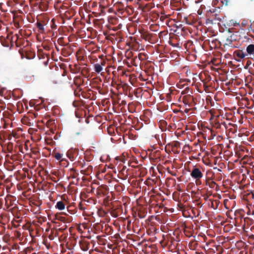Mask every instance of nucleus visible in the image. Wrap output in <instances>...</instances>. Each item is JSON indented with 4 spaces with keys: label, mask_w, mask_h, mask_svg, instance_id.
Returning <instances> with one entry per match:
<instances>
[{
    "label": "nucleus",
    "mask_w": 254,
    "mask_h": 254,
    "mask_svg": "<svg viewBox=\"0 0 254 254\" xmlns=\"http://www.w3.org/2000/svg\"><path fill=\"white\" fill-rule=\"evenodd\" d=\"M20 211L21 210L19 209L18 207L17 206V223H22V225H20V224H17V239H20L21 237V232L20 230H21V227L22 229H27V227L26 226V222L24 221L23 222L22 218H20L19 216V213L20 214Z\"/></svg>",
    "instance_id": "nucleus-3"
},
{
    "label": "nucleus",
    "mask_w": 254,
    "mask_h": 254,
    "mask_svg": "<svg viewBox=\"0 0 254 254\" xmlns=\"http://www.w3.org/2000/svg\"><path fill=\"white\" fill-rule=\"evenodd\" d=\"M22 41V40L21 38L19 39L18 36L17 35V48L19 47L20 46Z\"/></svg>",
    "instance_id": "nucleus-31"
},
{
    "label": "nucleus",
    "mask_w": 254,
    "mask_h": 254,
    "mask_svg": "<svg viewBox=\"0 0 254 254\" xmlns=\"http://www.w3.org/2000/svg\"><path fill=\"white\" fill-rule=\"evenodd\" d=\"M180 98H182L183 103L185 105H188L189 107H191L193 103V97L190 94H187L181 96Z\"/></svg>",
    "instance_id": "nucleus-11"
},
{
    "label": "nucleus",
    "mask_w": 254,
    "mask_h": 254,
    "mask_svg": "<svg viewBox=\"0 0 254 254\" xmlns=\"http://www.w3.org/2000/svg\"><path fill=\"white\" fill-rule=\"evenodd\" d=\"M20 200H17V203H19V204H20L21 206L22 205V204L21 203V202H20Z\"/></svg>",
    "instance_id": "nucleus-48"
},
{
    "label": "nucleus",
    "mask_w": 254,
    "mask_h": 254,
    "mask_svg": "<svg viewBox=\"0 0 254 254\" xmlns=\"http://www.w3.org/2000/svg\"><path fill=\"white\" fill-rule=\"evenodd\" d=\"M19 3V2L18 0H17V4L18 3Z\"/></svg>",
    "instance_id": "nucleus-54"
},
{
    "label": "nucleus",
    "mask_w": 254,
    "mask_h": 254,
    "mask_svg": "<svg viewBox=\"0 0 254 254\" xmlns=\"http://www.w3.org/2000/svg\"><path fill=\"white\" fill-rule=\"evenodd\" d=\"M22 128L20 127H17V129H16V130H17V132L19 131V130H22Z\"/></svg>",
    "instance_id": "nucleus-43"
},
{
    "label": "nucleus",
    "mask_w": 254,
    "mask_h": 254,
    "mask_svg": "<svg viewBox=\"0 0 254 254\" xmlns=\"http://www.w3.org/2000/svg\"><path fill=\"white\" fill-rule=\"evenodd\" d=\"M206 185H208L210 188L213 189L216 186V183L213 181H211L209 183L206 180Z\"/></svg>",
    "instance_id": "nucleus-27"
},
{
    "label": "nucleus",
    "mask_w": 254,
    "mask_h": 254,
    "mask_svg": "<svg viewBox=\"0 0 254 254\" xmlns=\"http://www.w3.org/2000/svg\"><path fill=\"white\" fill-rule=\"evenodd\" d=\"M251 64V62L250 61H248L247 62L246 65L249 66Z\"/></svg>",
    "instance_id": "nucleus-42"
},
{
    "label": "nucleus",
    "mask_w": 254,
    "mask_h": 254,
    "mask_svg": "<svg viewBox=\"0 0 254 254\" xmlns=\"http://www.w3.org/2000/svg\"><path fill=\"white\" fill-rule=\"evenodd\" d=\"M16 187H17V190H22L23 189L22 185L20 184H19V183L17 184Z\"/></svg>",
    "instance_id": "nucleus-33"
},
{
    "label": "nucleus",
    "mask_w": 254,
    "mask_h": 254,
    "mask_svg": "<svg viewBox=\"0 0 254 254\" xmlns=\"http://www.w3.org/2000/svg\"><path fill=\"white\" fill-rule=\"evenodd\" d=\"M186 81L190 82V80H180L179 83L177 84V86L179 88H183L185 87L187 85H186Z\"/></svg>",
    "instance_id": "nucleus-21"
},
{
    "label": "nucleus",
    "mask_w": 254,
    "mask_h": 254,
    "mask_svg": "<svg viewBox=\"0 0 254 254\" xmlns=\"http://www.w3.org/2000/svg\"><path fill=\"white\" fill-rule=\"evenodd\" d=\"M12 146H13V144L11 142H9L8 144V149H10L12 148Z\"/></svg>",
    "instance_id": "nucleus-36"
},
{
    "label": "nucleus",
    "mask_w": 254,
    "mask_h": 254,
    "mask_svg": "<svg viewBox=\"0 0 254 254\" xmlns=\"http://www.w3.org/2000/svg\"><path fill=\"white\" fill-rule=\"evenodd\" d=\"M73 104L74 106H75V102H73Z\"/></svg>",
    "instance_id": "nucleus-55"
},
{
    "label": "nucleus",
    "mask_w": 254,
    "mask_h": 254,
    "mask_svg": "<svg viewBox=\"0 0 254 254\" xmlns=\"http://www.w3.org/2000/svg\"><path fill=\"white\" fill-rule=\"evenodd\" d=\"M190 176L195 180H198L202 178L203 174L199 168L194 167L190 172Z\"/></svg>",
    "instance_id": "nucleus-10"
},
{
    "label": "nucleus",
    "mask_w": 254,
    "mask_h": 254,
    "mask_svg": "<svg viewBox=\"0 0 254 254\" xmlns=\"http://www.w3.org/2000/svg\"><path fill=\"white\" fill-rule=\"evenodd\" d=\"M233 56L235 57L236 60L238 62H240L241 60L247 57L246 54L242 50H240L235 51L233 53Z\"/></svg>",
    "instance_id": "nucleus-14"
},
{
    "label": "nucleus",
    "mask_w": 254,
    "mask_h": 254,
    "mask_svg": "<svg viewBox=\"0 0 254 254\" xmlns=\"http://www.w3.org/2000/svg\"><path fill=\"white\" fill-rule=\"evenodd\" d=\"M7 91L6 90L5 87H1L0 86V95L1 96H5Z\"/></svg>",
    "instance_id": "nucleus-23"
},
{
    "label": "nucleus",
    "mask_w": 254,
    "mask_h": 254,
    "mask_svg": "<svg viewBox=\"0 0 254 254\" xmlns=\"http://www.w3.org/2000/svg\"><path fill=\"white\" fill-rule=\"evenodd\" d=\"M16 138H17V139H18V137L17 136V137H16Z\"/></svg>",
    "instance_id": "nucleus-61"
},
{
    "label": "nucleus",
    "mask_w": 254,
    "mask_h": 254,
    "mask_svg": "<svg viewBox=\"0 0 254 254\" xmlns=\"http://www.w3.org/2000/svg\"><path fill=\"white\" fill-rule=\"evenodd\" d=\"M79 208L81 210H84L85 209V208L82 206L81 203H80L79 204Z\"/></svg>",
    "instance_id": "nucleus-38"
},
{
    "label": "nucleus",
    "mask_w": 254,
    "mask_h": 254,
    "mask_svg": "<svg viewBox=\"0 0 254 254\" xmlns=\"http://www.w3.org/2000/svg\"><path fill=\"white\" fill-rule=\"evenodd\" d=\"M24 109H27L26 103L24 101H18L17 102V112L21 113L24 110Z\"/></svg>",
    "instance_id": "nucleus-16"
},
{
    "label": "nucleus",
    "mask_w": 254,
    "mask_h": 254,
    "mask_svg": "<svg viewBox=\"0 0 254 254\" xmlns=\"http://www.w3.org/2000/svg\"><path fill=\"white\" fill-rule=\"evenodd\" d=\"M223 81L221 83L222 88L224 90H228L230 91H233L234 89L233 88V81L234 80H220Z\"/></svg>",
    "instance_id": "nucleus-12"
},
{
    "label": "nucleus",
    "mask_w": 254,
    "mask_h": 254,
    "mask_svg": "<svg viewBox=\"0 0 254 254\" xmlns=\"http://www.w3.org/2000/svg\"><path fill=\"white\" fill-rule=\"evenodd\" d=\"M13 183H10L9 185L6 187V190L9 193L5 197V205L7 206L8 213V218L10 223L8 224V227L10 229H15L16 228L15 224V214H16V203H15L16 197L14 195V189H12Z\"/></svg>",
    "instance_id": "nucleus-1"
},
{
    "label": "nucleus",
    "mask_w": 254,
    "mask_h": 254,
    "mask_svg": "<svg viewBox=\"0 0 254 254\" xmlns=\"http://www.w3.org/2000/svg\"><path fill=\"white\" fill-rule=\"evenodd\" d=\"M16 159L15 155H12L9 156L7 155L6 162L5 164V168L9 171H12L15 168V159Z\"/></svg>",
    "instance_id": "nucleus-7"
},
{
    "label": "nucleus",
    "mask_w": 254,
    "mask_h": 254,
    "mask_svg": "<svg viewBox=\"0 0 254 254\" xmlns=\"http://www.w3.org/2000/svg\"><path fill=\"white\" fill-rule=\"evenodd\" d=\"M14 138V141H16V132L14 131H12L11 134H9L8 139L11 140L12 139V138Z\"/></svg>",
    "instance_id": "nucleus-26"
},
{
    "label": "nucleus",
    "mask_w": 254,
    "mask_h": 254,
    "mask_svg": "<svg viewBox=\"0 0 254 254\" xmlns=\"http://www.w3.org/2000/svg\"><path fill=\"white\" fill-rule=\"evenodd\" d=\"M92 79L94 80V79H96V78H93Z\"/></svg>",
    "instance_id": "nucleus-59"
},
{
    "label": "nucleus",
    "mask_w": 254,
    "mask_h": 254,
    "mask_svg": "<svg viewBox=\"0 0 254 254\" xmlns=\"http://www.w3.org/2000/svg\"><path fill=\"white\" fill-rule=\"evenodd\" d=\"M13 13V22L15 26H16V11L13 10L11 11Z\"/></svg>",
    "instance_id": "nucleus-29"
},
{
    "label": "nucleus",
    "mask_w": 254,
    "mask_h": 254,
    "mask_svg": "<svg viewBox=\"0 0 254 254\" xmlns=\"http://www.w3.org/2000/svg\"><path fill=\"white\" fill-rule=\"evenodd\" d=\"M186 80H188V78H186Z\"/></svg>",
    "instance_id": "nucleus-62"
},
{
    "label": "nucleus",
    "mask_w": 254,
    "mask_h": 254,
    "mask_svg": "<svg viewBox=\"0 0 254 254\" xmlns=\"http://www.w3.org/2000/svg\"><path fill=\"white\" fill-rule=\"evenodd\" d=\"M83 81L80 80H72V82L70 83L75 96H80L79 92L82 91V87L84 86Z\"/></svg>",
    "instance_id": "nucleus-5"
},
{
    "label": "nucleus",
    "mask_w": 254,
    "mask_h": 254,
    "mask_svg": "<svg viewBox=\"0 0 254 254\" xmlns=\"http://www.w3.org/2000/svg\"><path fill=\"white\" fill-rule=\"evenodd\" d=\"M126 169V167L125 166H124L122 168V169L121 170V172H122L123 173H124V172L125 171Z\"/></svg>",
    "instance_id": "nucleus-41"
},
{
    "label": "nucleus",
    "mask_w": 254,
    "mask_h": 254,
    "mask_svg": "<svg viewBox=\"0 0 254 254\" xmlns=\"http://www.w3.org/2000/svg\"><path fill=\"white\" fill-rule=\"evenodd\" d=\"M235 37L236 35L234 33L229 36L226 40L225 45L232 48H237L239 44L236 43L237 39Z\"/></svg>",
    "instance_id": "nucleus-8"
},
{
    "label": "nucleus",
    "mask_w": 254,
    "mask_h": 254,
    "mask_svg": "<svg viewBox=\"0 0 254 254\" xmlns=\"http://www.w3.org/2000/svg\"><path fill=\"white\" fill-rule=\"evenodd\" d=\"M170 174H171L172 176H176V173H172V172H169Z\"/></svg>",
    "instance_id": "nucleus-45"
},
{
    "label": "nucleus",
    "mask_w": 254,
    "mask_h": 254,
    "mask_svg": "<svg viewBox=\"0 0 254 254\" xmlns=\"http://www.w3.org/2000/svg\"><path fill=\"white\" fill-rule=\"evenodd\" d=\"M195 183L196 185H200L201 184V182L200 180H195Z\"/></svg>",
    "instance_id": "nucleus-37"
},
{
    "label": "nucleus",
    "mask_w": 254,
    "mask_h": 254,
    "mask_svg": "<svg viewBox=\"0 0 254 254\" xmlns=\"http://www.w3.org/2000/svg\"><path fill=\"white\" fill-rule=\"evenodd\" d=\"M207 20L209 21L212 24H216V23H218L219 22H220L221 21V18L219 16L218 14L216 13H213L209 17V18H208Z\"/></svg>",
    "instance_id": "nucleus-15"
},
{
    "label": "nucleus",
    "mask_w": 254,
    "mask_h": 254,
    "mask_svg": "<svg viewBox=\"0 0 254 254\" xmlns=\"http://www.w3.org/2000/svg\"><path fill=\"white\" fill-rule=\"evenodd\" d=\"M12 96H13V97L14 99H15V96H14V95H13V94H12Z\"/></svg>",
    "instance_id": "nucleus-53"
},
{
    "label": "nucleus",
    "mask_w": 254,
    "mask_h": 254,
    "mask_svg": "<svg viewBox=\"0 0 254 254\" xmlns=\"http://www.w3.org/2000/svg\"><path fill=\"white\" fill-rule=\"evenodd\" d=\"M14 1H15V0H13Z\"/></svg>",
    "instance_id": "nucleus-63"
},
{
    "label": "nucleus",
    "mask_w": 254,
    "mask_h": 254,
    "mask_svg": "<svg viewBox=\"0 0 254 254\" xmlns=\"http://www.w3.org/2000/svg\"><path fill=\"white\" fill-rule=\"evenodd\" d=\"M213 205H214V204H213V202H212V207H213V208L215 209L216 208H215V207L213 206Z\"/></svg>",
    "instance_id": "nucleus-51"
},
{
    "label": "nucleus",
    "mask_w": 254,
    "mask_h": 254,
    "mask_svg": "<svg viewBox=\"0 0 254 254\" xmlns=\"http://www.w3.org/2000/svg\"><path fill=\"white\" fill-rule=\"evenodd\" d=\"M74 80H76V79H79V78H78V77L76 76V77H75L74 78Z\"/></svg>",
    "instance_id": "nucleus-50"
},
{
    "label": "nucleus",
    "mask_w": 254,
    "mask_h": 254,
    "mask_svg": "<svg viewBox=\"0 0 254 254\" xmlns=\"http://www.w3.org/2000/svg\"><path fill=\"white\" fill-rule=\"evenodd\" d=\"M166 17H167L166 15H161L160 16V19L161 21H164L165 19L166 18Z\"/></svg>",
    "instance_id": "nucleus-34"
},
{
    "label": "nucleus",
    "mask_w": 254,
    "mask_h": 254,
    "mask_svg": "<svg viewBox=\"0 0 254 254\" xmlns=\"http://www.w3.org/2000/svg\"><path fill=\"white\" fill-rule=\"evenodd\" d=\"M247 51V56L248 57L249 56H254V44H250L249 45L246 49ZM247 58H249V57H247Z\"/></svg>",
    "instance_id": "nucleus-17"
},
{
    "label": "nucleus",
    "mask_w": 254,
    "mask_h": 254,
    "mask_svg": "<svg viewBox=\"0 0 254 254\" xmlns=\"http://www.w3.org/2000/svg\"><path fill=\"white\" fill-rule=\"evenodd\" d=\"M16 24H17V29H18L19 27V23L17 21Z\"/></svg>",
    "instance_id": "nucleus-47"
},
{
    "label": "nucleus",
    "mask_w": 254,
    "mask_h": 254,
    "mask_svg": "<svg viewBox=\"0 0 254 254\" xmlns=\"http://www.w3.org/2000/svg\"><path fill=\"white\" fill-rule=\"evenodd\" d=\"M106 64V61L105 60H103V61H102V62H101L100 64L102 65V66H105Z\"/></svg>",
    "instance_id": "nucleus-39"
},
{
    "label": "nucleus",
    "mask_w": 254,
    "mask_h": 254,
    "mask_svg": "<svg viewBox=\"0 0 254 254\" xmlns=\"http://www.w3.org/2000/svg\"><path fill=\"white\" fill-rule=\"evenodd\" d=\"M21 156L17 153V180L20 179H23L26 177V172L27 169L22 168L21 164H18V161H22Z\"/></svg>",
    "instance_id": "nucleus-4"
},
{
    "label": "nucleus",
    "mask_w": 254,
    "mask_h": 254,
    "mask_svg": "<svg viewBox=\"0 0 254 254\" xmlns=\"http://www.w3.org/2000/svg\"><path fill=\"white\" fill-rule=\"evenodd\" d=\"M103 57H104V55H100V56H99V58L100 59H102V58H103Z\"/></svg>",
    "instance_id": "nucleus-46"
},
{
    "label": "nucleus",
    "mask_w": 254,
    "mask_h": 254,
    "mask_svg": "<svg viewBox=\"0 0 254 254\" xmlns=\"http://www.w3.org/2000/svg\"><path fill=\"white\" fill-rule=\"evenodd\" d=\"M19 140H17L16 143H17V147H18L19 150L20 152H22V149H23V146L22 144L19 143Z\"/></svg>",
    "instance_id": "nucleus-30"
},
{
    "label": "nucleus",
    "mask_w": 254,
    "mask_h": 254,
    "mask_svg": "<svg viewBox=\"0 0 254 254\" xmlns=\"http://www.w3.org/2000/svg\"><path fill=\"white\" fill-rule=\"evenodd\" d=\"M36 25L37 28H38V31L40 33H43L45 31V29L44 27V25L40 22H38L36 23Z\"/></svg>",
    "instance_id": "nucleus-22"
},
{
    "label": "nucleus",
    "mask_w": 254,
    "mask_h": 254,
    "mask_svg": "<svg viewBox=\"0 0 254 254\" xmlns=\"http://www.w3.org/2000/svg\"><path fill=\"white\" fill-rule=\"evenodd\" d=\"M241 82L239 80H234L233 81V88H236V86H238L240 84Z\"/></svg>",
    "instance_id": "nucleus-32"
},
{
    "label": "nucleus",
    "mask_w": 254,
    "mask_h": 254,
    "mask_svg": "<svg viewBox=\"0 0 254 254\" xmlns=\"http://www.w3.org/2000/svg\"><path fill=\"white\" fill-rule=\"evenodd\" d=\"M94 70L98 73H99L103 70V67L100 64H96L94 65Z\"/></svg>",
    "instance_id": "nucleus-20"
},
{
    "label": "nucleus",
    "mask_w": 254,
    "mask_h": 254,
    "mask_svg": "<svg viewBox=\"0 0 254 254\" xmlns=\"http://www.w3.org/2000/svg\"><path fill=\"white\" fill-rule=\"evenodd\" d=\"M53 155L58 161H62L64 160V159L62 158L63 156V154H61L59 152H53Z\"/></svg>",
    "instance_id": "nucleus-18"
},
{
    "label": "nucleus",
    "mask_w": 254,
    "mask_h": 254,
    "mask_svg": "<svg viewBox=\"0 0 254 254\" xmlns=\"http://www.w3.org/2000/svg\"><path fill=\"white\" fill-rule=\"evenodd\" d=\"M14 235L15 234V233H16V230H14Z\"/></svg>",
    "instance_id": "nucleus-56"
},
{
    "label": "nucleus",
    "mask_w": 254,
    "mask_h": 254,
    "mask_svg": "<svg viewBox=\"0 0 254 254\" xmlns=\"http://www.w3.org/2000/svg\"><path fill=\"white\" fill-rule=\"evenodd\" d=\"M18 98H19V97H18V96H17V97H16L17 100H18Z\"/></svg>",
    "instance_id": "nucleus-57"
},
{
    "label": "nucleus",
    "mask_w": 254,
    "mask_h": 254,
    "mask_svg": "<svg viewBox=\"0 0 254 254\" xmlns=\"http://www.w3.org/2000/svg\"><path fill=\"white\" fill-rule=\"evenodd\" d=\"M136 80H128V82H126V80H111V84L113 83L116 84V88L120 92H125L127 94L128 91L130 92L132 89L131 85H134V82Z\"/></svg>",
    "instance_id": "nucleus-2"
},
{
    "label": "nucleus",
    "mask_w": 254,
    "mask_h": 254,
    "mask_svg": "<svg viewBox=\"0 0 254 254\" xmlns=\"http://www.w3.org/2000/svg\"><path fill=\"white\" fill-rule=\"evenodd\" d=\"M56 207L60 210H62L65 208V204L62 201H59L57 202Z\"/></svg>",
    "instance_id": "nucleus-19"
},
{
    "label": "nucleus",
    "mask_w": 254,
    "mask_h": 254,
    "mask_svg": "<svg viewBox=\"0 0 254 254\" xmlns=\"http://www.w3.org/2000/svg\"><path fill=\"white\" fill-rule=\"evenodd\" d=\"M26 44V45H24L23 48H20L18 51V53L20 56V58L21 59H23L24 58H26V59H30V58L28 57L27 54L28 52V48L27 47V46L28 45V42L27 41H26V42H24L23 45Z\"/></svg>",
    "instance_id": "nucleus-9"
},
{
    "label": "nucleus",
    "mask_w": 254,
    "mask_h": 254,
    "mask_svg": "<svg viewBox=\"0 0 254 254\" xmlns=\"http://www.w3.org/2000/svg\"><path fill=\"white\" fill-rule=\"evenodd\" d=\"M201 81L203 82V84H204V86H205V85H206V83H207V82H205L206 80H201Z\"/></svg>",
    "instance_id": "nucleus-44"
},
{
    "label": "nucleus",
    "mask_w": 254,
    "mask_h": 254,
    "mask_svg": "<svg viewBox=\"0 0 254 254\" xmlns=\"http://www.w3.org/2000/svg\"><path fill=\"white\" fill-rule=\"evenodd\" d=\"M141 54H139V55H138V57H139V58L140 59L141 58Z\"/></svg>",
    "instance_id": "nucleus-52"
},
{
    "label": "nucleus",
    "mask_w": 254,
    "mask_h": 254,
    "mask_svg": "<svg viewBox=\"0 0 254 254\" xmlns=\"http://www.w3.org/2000/svg\"><path fill=\"white\" fill-rule=\"evenodd\" d=\"M8 244L10 247L9 249V254H15V252L13 251L15 249L16 242H15V239L14 237H11L8 238L7 241Z\"/></svg>",
    "instance_id": "nucleus-13"
},
{
    "label": "nucleus",
    "mask_w": 254,
    "mask_h": 254,
    "mask_svg": "<svg viewBox=\"0 0 254 254\" xmlns=\"http://www.w3.org/2000/svg\"><path fill=\"white\" fill-rule=\"evenodd\" d=\"M21 193L23 194L24 193V192H23V191H22V192H21Z\"/></svg>",
    "instance_id": "nucleus-60"
},
{
    "label": "nucleus",
    "mask_w": 254,
    "mask_h": 254,
    "mask_svg": "<svg viewBox=\"0 0 254 254\" xmlns=\"http://www.w3.org/2000/svg\"><path fill=\"white\" fill-rule=\"evenodd\" d=\"M190 89L188 86V85H186V86L185 88V89L181 92V96L189 94L188 93H189Z\"/></svg>",
    "instance_id": "nucleus-25"
},
{
    "label": "nucleus",
    "mask_w": 254,
    "mask_h": 254,
    "mask_svg": "<svg viewBox=\"0 0 254 254\" xmlns=\"http://www.w3.org/2000/svg\"><path fill=\"white\" fill-rule=\"evenodd\" d=\"M17 92L19 90L18 88L16 89Z\"/></svg>",
    "instance_id": "nucleus-58"
},
{
    "label": "nucleus",
    "mask_w": 254,
    "mask_h": 254,
    "mask_svg": "<svg viewBox=\"0 0 254 254\" xmlns=\"http://www.w3.org/2000/svg\"><path fill=\"white\" fill-rule=\"evenodd\" d=\"M26 249H27V247H24L23 248H21L19 247H18L17 246V250H18V251L21 250V251L20 252L18 253V254H27L26 252V251H25Z\"/></svg>",
    "instance_id": "nucleus-28"
},
{
    "label": "nucleus",
    "mask_w": 254,
    "mask_h": 254,
    "mask_svg": "<svg viewBox=\"0 0 254 254\" xmlns=\"http://www.w3.org/2000/svg\"><path fill=\"white\" fill-rule=\"evenodd\" d=\"M18 12L19 13H23V12L22 11V10L21 9L17 10V14L18 13ZM16 17H17V19L18 18V16L17 15L16 16Z\"/></svg>",
    "instance_id": "nucleus-40"
},
{
    "label": "nucleus",
    "mask_w": 254,
    "mask_h": 254,
    "mask_svg": "<svg viewBox=\"0 0 254 254\" xmlns=\"http://www.w3.org/2000/svg\"><path fill=\"white\" fill-rule=\"evenodd\" d=\"M0 40L1 41V44L3 46L9 47L10 46V48L14 46V43H16V41H13L12 32L7 35L6 39L3 37H0Z\"/></svg>",
    "instance_id": "nucleus-6"
},
{
    "label": "nucleus",
    "mask_w": 254,
    "mask_h": 254,
    "mask_svg": "<svg viewBox=\"0 0 254 254\" xmlns=\"http://www.w3.org/2000/svg\"><path fill=\"white\" fill-rule=\"evenodd\" d=\"M82 249L84 251H86L88 250V248L87 246H84L83 245L82 246Z\"/></svg>",
    "instance_id": "nucleus-35"
},
{
    "label": "nucleus",
    "mask_w": 254,
    "mask_h": 254,
    "mask_svg": "<svg viewBox=\"0 0 254 254\" xmlns=\"http://www.w3.org/2000/svg\"><path fill=\"white\" fill-rule=\"evenodd\" d=\"M29 120L28 118L26 117H24L23 118L20 119V122L22 124L24 125H28L29 123Z\"/></svg>",
    "instance_id": "nucleus-24"
},
{
    "label": "nucleus",
    "mask_w": 254,
    "mask_h": 254,
    "mask_svg": "<svg viewBox=\"0 0 254 254\" xmlns=\"http://www.w3.org/2000/svg\"><path fill=\"white\" fill-rule=\"evenodd\" d=\"M15 122H14V119H13V120H12V122H11V124L12 125H13L14 124H15Z\"/></svg>",
    "instance_id": "nucleus-49"
}]
</instances>
